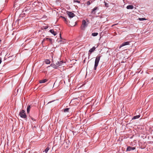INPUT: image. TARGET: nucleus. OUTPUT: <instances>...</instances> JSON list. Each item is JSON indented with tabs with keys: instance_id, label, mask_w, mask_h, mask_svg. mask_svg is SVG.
Masks as SVG:
<instances>
[{
	"instance_id": "13",
	"label": "nucleus",
	"mask_w": 153,
	"mask_h": 153,
	"mask_svg": "<svg viewBox=\"0 0 153 153\" xmlns=\"http://www.w3.org/2000/svg\"><path fill=\"white\" fill-rule=\"evenodd\" d=\"M134 8V6L132 5H128L126 7L127 9H132Z\"/></svg>"
},
{
	"instance_id": "15",
	"label": "nucleus",
	"mask_w": 153,
	"mask_h": 153,
	"mask_svg": "<svg viewBox=\"0 0 153 153\" xmlns=\"http://www.w3.org/2000/svg\"><path fill=\"white\" fill-rule=\"evenodd\" d=\"M48 81L47 79H44L42 80H40L39 81V83H44Z\"/></svg>"
},
{
	"instance_id": "9",
	"label": "nucleus",
	"mask_w": 153,
	"mask_h": 153,
	"mask_svg": "<svg viewBox=\"0 0 153 153\" xmlns=\"http://www.w3.org/2000/svg\"><path fill=\"white\" fill-rule=\"evenodd\" d=\"M60 37L61 39L59 40L58 41V42H60L62 44H63L65 43V39H62V38L61 37V34H59Z\"/></svg>"
},
{
	"instance_id": "32",
	"label": "nucleus",
	"mask_w": 153,
	"mask_h": 153,
	"mask_svg": "<svg viewBox=\"0 0 153 153\" xmlns=\"http://www.w3.org/2000/svg\"><path fill=\"white\" fill-rule=\"evenodd\" d=\"M152 80H153V77L152 78Z\"/></svg>"
},
{
	"instance_id": "21",
	"label": "nucleus",
	"mask_w": 153,
	"mask_h": 153,
	"mask_svg": "<svg viewBox=\"0 0 153 153\" xmlns=\"http://www.w3.org/2000/svg\"><path fill=\"white\" fill-rule=\"evenodd\" d=\"M50 149V148L49 147H47L46 149H45V152L46 153H47L48 152V151L49 150V149Z\"/></svg>"
},
{
	"instance_id": "8",
	"label": "nucleus",
	"mask_w": 153,
	"mask_h": 153,
	"mask_svg": "<svg viewBox=\"0 0 153 153\" xmlns=\"http://www.w3.org/2000/svg\"><path fill=\"white\" fill-rule=\"evenodd\" d=\"M135 149V147H132L130 146H128L127 147V148L126 149V151H130L132 150H134Z\"/></svg>"
},
{
	"instance_id": "23",
	"label": "nucleus",
	"mask_w": 153,
	"mask_h": 153,
	"mask_svg": "<svg viewBox=\"0 0 153 153\" xmlns=\"http://www.w3.org/2000/svg\"><path fill=\"white\" fill-rule=\"evenodd\" d=\"M140 21H143L144 20H146V19L145 18H139L138 19Z\"/></svg>"
},
{
	"instance_id": "14",
	"label": "nucleus",
	"mask_w": 153,
	"mask_h": 153,
	"mask_svg": "<svg viewBox=\"0 0 153 153\" xmlns=\"http://www.w3.org/2000/svg\"><path fill=\"white\" fill-rule=\"evenodd\" d=\"M31 108V106L30 105H28L27 109V113H29L30 112V109Z\"/></svg>"
},
{
	"instance_id": "4",
	"label": "nucleus",
	"mask_w": 153,
	"mask_h": 153,
	"mask_svg": "<svg viewBox=\"0 0 153 153\" xmlns=\"http://www.w3.org/2000/svg\"><path fill=\"white\" fill-rule=\"evenodd\" d=\"M46 40L50 42L51 44L53 43L54 42V40H53L51 38H45L43 39L42 42H43L44 41H45Z\"/></svg>"
},
{
	"instance_id": "18",
	"label": "nucleus",
	"mask_w": 153,
	"mask_h": 153,
	"mask_svg": "<svg viewBox=\"0 0 153 153\" xmlns=\"http://www.w3.org/2000/svg\"><path fill=\"white\" fill-rule=\"evenodd\" d=\"M98 35V33H92L91 34V35L92 36H97Z\"/></svg>"
},
{
	"instance_id": "17",
	"label": "nucleus",
	"mask_w": 153,
	"mask_h": 153,
	"mask_svg": "<svg viewBox=\"0 0 153 153\" xmlns=\"http://www.w3.org/2000/svg\"><path fill=\"white\" fill-rule=\"evenodd\" d=\"M51 66L55 68H57L58 67V66L56 65H55L54 64H51Z\"/></svg>"
},
{
	"instance_id": "10",
	"label": "nucleus",
	"mask_w": 153,
	"mask_h": 153,
	"mask_svg": "<svg viewBox=\"0 0 153 153\" xmlns=\"http://www.w3.org/2000/svg\"><path fill=\"white\" fill-rule=\"evenodd\" d=\"M96 49V48L95 47H93L91 48L88 51V54H91Z\"/></svg>"
},
{
	"instance_id": "7",
	"label": "nucleus",
	"mask_w": 153,
	"mask_h": 153,
	"mask_svg": "<svg viewBox=\"0 0 153 153\" xmlns=\"http://www.w3.org/2000/svg\"><path fill=\"white\" fill-rule=\"evenodd\" d=\"M98 10V7H95L94 8H93L91 12V13L93 14H95L96 13V10Z\"/></svg>"
},
{
	"instance_id": "25",
	"label": "nucleus",
	"mask_w": 153,
	"mask_h": 153,
	"mask_svg": "<svg viewBox=\"0 0 153 153\" xmlns=\"http://www.w3.org/2000/svg\"><path fill=\"white\" fill-rule=\"evenodd\" d=\"M104 3L105 6L106 7H108V4L107 3L105 2V1L104 2Z\"/></svg>"
},
{
	"instance_id": "6",
	"label": "nucleus",
	"mask_w": 153,
	"mask_h": 153,
	"mask_svg": "<svg viewBox=\"0 0 153 153\" xmlns=\"http://www.w3.org/2000/svg\"><path fill=\"white\" fill-rule=\"evenodd\" d=\"M67 14L69 16V17L70 18H73L74 16V14L71 12L68 11L67 12Z\"/></svg>"
},
{
	"instance_id": "22",
	"label": "nucleus",
	"mask_w": 153,
	"mask_h": 153,
	"mask_svg": "<svg viewBox=\"0 0 153 153\" xmlns=\"http://www.w3.org/2000/svg\"><path fill=\"white\" fill-rule=\"evenodd\" d=\"M48 26H43L42 27V29H45V30H46L47 29H48Z\"/></svg>"
},
{
	"instance_id": "19",
	"label": "nucleus",
	"mask_w": 153,
	"mask_h": 153,
	"mask_svg": "<svg viewBox=\"0 0 153 153\" xmlns=\"http://www.w3.org/2000/svg\"><path fill=\"white\" fill-rule=\"evenodd\" d=\"M45 62L46 64H49L50 63V61L48 59H46L45 61Z\"/></svg>"
},
{
	"instance_id": "31",
	"label": "nucleus",
	"mask_w": 153,
	"mask_h": 153,
	"mask_svg": "<svg viewBox=\"0 0 153 153\" xmlns=\"http://www.w3.org/2000/svg\"><path fill=\"white\" fill-rule=\"evenodd\" d=\"M1 40L0 39V42H1Z\"/></svg>"
},
{
	"instance_id": "2",
	"label": "nucleus",
	"mask_w": 153,
	"mask_h": 153,
	"mask_svg": "<svg viewBox=\"0 0 153 153\" xmlns=\"http://www.w3.org/2000/svg\"><path fill=\"white\" fill-rule=\"evenodd\" d=\"M19 115L22 118H26L27 117L25 111L24 110H22L20 111L19 113Z\"/></svg>"
},
{
	"instance_id": "30",
	"label": "nucleus",
	"mask_w": 153,
	"mask_h": 153,
	"mask_svg": "<svg viewBox=\"0 0 153 153\" xmlns=\"http://www.w3.org/2000/svg\"><path fill=\"white\" fill-rule=\"evenodd\" d=\"M53 102V101H52L50 102H49L48 103H48H50L51 102Z\"/></svg>"
},
{
	"instance_id": "26",
	"label": "nucleus",
	"mask_w": 153,
	"mask_h": 153,
	"mask_svg": "<svg viewBox=\"0 0 153 153\" xmlns=\"http://www.w3.org/2000/svg\"><path fill=\"white\" fill-rule=\"evenodd\" d=\"M91 4L90 2L89 1H88L87 2V5H89Z\"/></svg>"
},
{
	"instance_id": "29",
	"label": "nucleus",
	"mask_w": 153,
	"mask_h": 153,
	"mask_svg": "<svg viewBox=\"0 0 153 153\" xmlns=\"http://www.w3.org/2000/svg\"><path fill=\"white\" fill-rule=\"evenodd\" d=\"M1 62H2V59H1V57H0V64L1 63Z\"/></svg>"
},
{
	"instance_id": "20",
	"label": "nucleus",
	"mask_w": 153,
	"mask_h": 153,
	"mask_svg": "<svg viewBox=\"0 0 153 153\" xmlns=\"http://www.w3.org/2000/svg\"><path fill=\"white\" fill-rule=\"evenodd\" d=\"M69 108H65L64 109L63 111L64 112H68Z\"/></svg>"
},
{
	"instance_id": "1",
	"label": "nucleus",
	"mask_w": 153,
	"mask_h": 153,
	"mask_svg": "<svg viewBox=\"0 0 153 153\" xmlns=\"http://www.w3.org/2000/svg\"><path fill=\"white\" fill-rule=\"evenodd\" d=\"M101 56H97L96 58L94 67V69L95 70H96L97 69V68Z\"/></svg>"
},
{
	"instance_id": "3",
	"label": "nucleus",
	"mask_w": 153,
	"mask_h": 153,
	"mask_svg": "<svg viewBox=\"0 0 153 153\" xmlns=\"http://www.w3.org/2000/svg\"><path fill=\"white\" fill-rule=\"evenodd\" d=\"M87 26L86 22L85 20H83L82 21V25L81 26L82 29L84 30L85 28Z\"/></svg>"
},
{
	"instance_id": "11",
	"label": "nucleus",
	"mask_w": 153,
	"mask_h": 153,
	"mask_svg": "<svg viewBox=\"0 0 153 153\" xmlns=\"http://www.w3.org/2000/svg\"><path fill=\"white\" fill-rule=\"evenodd\" d=\"M64 62L62 61H57V62L56 63V64L58 66H61L62 65Z\"/></svg>"
},
{
	"instance_id": "5",
	"label": "nucleus",
	"mask_w": 153,
	"mask_h": 153,
	"mask_svg": "<svg viewBox=\"0 0 153 153\" xmlns=\"http://www.w3.org/2000/svg\"><path fill=\"white\" fill-rule=\"evenodd\" d=\"M130 42L127 41L123 42L119 47V49H120L122 47L125 45H129Z\"/></svg>"
},
{
	"instance_id": "24",
	"label": "nucleus",
	"mask_w": 153,
	"mask_h": 153,
	"mask_svg": "<svg viewBox=\"0 0 153 153\" xmlns=\"http://www.w3.org/2000/svg\"><path fill=\"white\" fill-rule=\"evenodd\" d=\"M74 2H77L78 3H80V1H79L77 0H74Z\"/></svg>"
},
{
	"instance_id": "28",
	"label": "nucleus",
	"mask_w": 153,
	"mask_h": 153,
	"mask_svg": "<svg viewBox=\"0 0 153 153\" xmlns=\"http://www.w3.org/2000/svg\"><path fill=\"white\" fill-rule=\"evenodd\" d=\"M64 19V21L67 22V20L64 17H62Z\"/></svg>"
},
{
	"instance_id": "27",
	"label": "nucleus",
	"mask_w": 153,
	"mask_h": 153,
	"mask_svg": "<svg viewBox=\"0 0 153 153\" xmlns=\"http://www.w3.org/2000/svg\"><path fill=\"white\" fill-rule=\"evenodd\" d=\"M12 56H9L8 58V60H11L12 59H11Z\"/></svg>"
},
{
	"instance_id": "16",
	"label": "nucleus",
	"mask_w": 153,
	"mask_h": 153,
	"mask_svg": "<svg viewBox=\"0 0 153 153\" xmlns=\"http://www.w3.org/2000/svg\"><path fill=\"white\" fill-rule=\"evenodd\" d=\"M140 117V115H138L134 116L132 118V120H135L139 118Z\"/></svg>"
},
{
	"instance_id": "12",
	"label": "nucleus",
	"mask_w": 153,
	"mask_h": 153,
	"mask_svg": "<svg viewBox=\"0 0 153 153\" xmlns=\"http://www.w3.org/2000/svg\"><path fill=\"white\" fill-rule=\"evenodd\" d=\"M49 31L50 33H51L52 34H53L54 36H56L57 34L56 32H55L54 31L53 29L50 30H49Z\"/></svg>"
}]
</instances>
